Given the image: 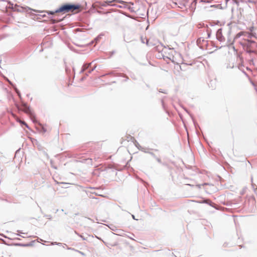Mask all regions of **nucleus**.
<instances>
[{
	"label": "nucleus",
	"instance_id": "obj_1",
	"mask_svg": "<svg viewBox=\"0 0 257 257\" xmlns=\"http://www.w3.org/2000/svg\"><path fill=\"white\" fill-rule=\"evenodd\" d=\"M80 8V5H71V4H66L62 6L59 9L57 10L56 11L54 12L52 11H47L46 13L48 14H51L53 15H56L58 13H66L68 12H74V13H77L79 11L78 10Z\"/></svg>",
	"mask_w": 257,
	"mask_h": 257
},
{
	"label": "nucleus",
	"instance_id": "obj_2",
	"mask_svg": "<svg viewBox=\"0 0 257 257\" xmlns=\"http://www.w3.org/2000/svg\"><path fill=\"white\" fill-rule=\"evenodd\" d=\"M242 45L247 47L246 51L248 52H253L254 51L252 49L255 48L257 44L255 42L250 40H245L244 42L242 43Z\"/></svg>",
	"mask_w": 257,
	"mask_h": 257
},
{
	"label": "nucleus",
	"instance_id": "obj_3",
	"mask_svg": "<svg viewBox=\"0 0 257 257\" xmlns=\"http://www.w3.org/2000/svg\"><path fill=\"white\" fill-rule=\"evenodd\" d=\"M18 108L19 110L23 111L26 113H28L30 111L29 108L26 104H23Z\"/></svg>",
	"mask_w": 257,
	"mask_h": 257
},
{
	"label": "nucleus",
	"instance_id": "obj_4",
	"mask_svg": "<svg viewBox=\"0 0 257 257\" xmlns=\"http://www.w3.org/2000/svg\"><path fill=\"white\" fill-rule=\"evenodd\" d=\"M175 55H176L175 56H173L172 58H169V59L170 60H171L173 62L176 63L177 64H179L181 61H178L177 60V58L178 57L179 58H181L179 54H177V53H176Z\"/></svg>",
	"mask_w": 257,
	"mask_h": 257
},
{
	"label": "nucleus",
	"instance_id": "obj_5",
	"mask_svg": "<svg viewBox=\"0 0 257 257\" xmlns=\"http://www.w3.org/2000/svg\"><path fill=\"white\" fill-rule=\"evenodd\" d=\"M13 116L14 117V118H15V119H16L17 121L19 122H20V123H21V124H24V125H26L27 127H28V126L27 124L25 121H22V120H20V119H19V118L17 116H16L15 115L13 114Z\"/></svg>",
	"mask_w": 257,
	"mask_h": 257
},
{
	"label": "nucleus",
	"instance_id": "obj_6",
	"mask_svg": "<svg viewBox=\"0 0 257 257\" xmlns=\"http://www.w3.org/2000/svg\"><path fill=\"white\" fill-rule=\"evenodd\" d=\"M141 39H142V41L143 43H146L147 45H150V44H149V40L147 39L146 38V37H145L144 38L143 36H142L141 37Z\"/></svg>",
	"mask_w": 257,
	"mask_h": 257
},
{
	"label": "nucleus",
	"instance_id": "obj_7",
	"mask_svg": "<svg viewBox=\"0 0 257 257\" xmlns=\"http://www.w3.org/2000/svg\"><path fill=\"white\" fill-rule=\"evenodd\" d=\"M115 1H106V2H105V3H106L107 5H110L111 3L112 2H114Z\"/></svg>",
	"mask_w": 257,
	"mask_h": 257
},
{
	"label": "nucleus",
	"instance_id": "obj_8",
	"mask_svg": "<svg viewBox=\"0 0 257 257\" xmlns=\"http://www.w3.org/2000/svg\"><path fill=\"white\" fill-rule=\"evenodd\" d=\"M62 20H63V19H60L59 20H55L54 21V23H57L58 22H60V21H62Z\"/></svg>",
	"mask_w": 257,
	"mask_h": 257
},
{
	"label": "nucleus",
	"instance_id": "obj_9",
	"mask_svg": "<svg viewBox=\"0 0 257 257\" xmlns=\"http://www.w3.org/2000/svg\"><path fill=\"white\" fill-rule=\"evenodd\" d=\"M197 186L200 188L201 187V185H198Z\"/></svg>",
	"mask_w": 257,
	"mask_h": 257
},
{
	"label": "nucleus",
	"instance_id": "obj_10",
	"mask_svg": "<svg viewBox=\"0 0 257 257\" xmlns=\"http://www.w3.org/2000/svg\"><path fill=\"white\" fill-rule=\"evenodd\" d=\"M132 140H135V139L133 137H130Z\"/></svg>",
	"mask_w": 257,
	"mask_h": 257
}]
</instances>
